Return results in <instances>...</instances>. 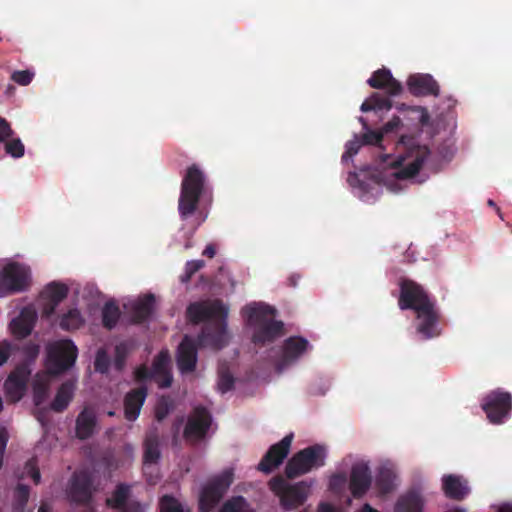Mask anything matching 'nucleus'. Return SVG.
<instances>
[{
  "instance_id": "052dcab7",
  "label": "nucleus",
  "mask_w": 512,
  "mask_h": 512,
  "mask_svg": "<svg viewBox=\"0 0 512 512\" xmlns=\"http://www.w3.org/2000/svg\"><path fill=\"white\" fill-rule=\"evenodd\" d=\"M318 512H337V509L330 503H320Z\"/></svg>"
},
{
  "instance_id": "6e6552de",
  "label": "nucleus",
  "mask_w": 512,
  "mask_h": 512,
  "mask_svg": "<svg viewBox=\"0 0 512 512\" xmlns=\"http://www.w3.org/2000/svg\"><path fill=\"white\" fill-rule=\"evenodd\" d=\"M234 480L232 469H226L211 478L201 489L199 495L200 512H211L223 498Z\"/></svg>"
},
{
  "instance_id": "9d476101",
  "label": "nucleus",
  "mask_w": 512,
  "mask_h": 512,
  "mask_svg": "<svg viewBox=\"0 0 512 512\" xmlns=\"http://www.w3.org/2000/svg\"><path fill=\"white\" fill-rule=\"evenodd\" d=\"M481 408L492 424H502L512 412V394L500 388L487 393L481 400Z\"/></svg>"
},
{
  "instance_id": "338daca9",
  "label": "nucleus",
  "mask_w": 512,
  "mask_h": 512,
  "mask_svg": "<svg viewBox=\"0 0 512 512\" xmlns=\"http://www.w3.org/2000/svg\"><path fill=\"white\" fill-rule=\"evenodd\" d=\"M38 512H49L45 505H41Z\"/></svg>"
},
{
  "instance_id": "09e8293b",
  "label": "nucleus",
  "mask_w": 512,
  "mask_h": 512,
  "mask_svg": "<svg viewBox=\"0 0 512 512\" xmlns=\"http://www.w3.org/2000/svg\"><path fill=\"white\" fill-rule=\"evenodd\" d=\"M14 134L15 132L12 129L10 123L5 118L0 116V143H4L13 138Z\"/></svg>"
},
{
  "instance_id": "0eeeda50",
  "label": "nucleus",
  "mask_w": 512,
  "mask_h": 512,
  "mask_svg": "<svg viewBox=\"0 0 512 512\" xmlns=\"http://www.w3.org/2000/svg\"><path fill=\"white\" fill-rule=\"evenodd\" d=\"M78 348L71 339L53 342L47 347L46 371L56 376L69 370L76 362Z\"/></svg>"
},
{
  "instance_id": "a18cd8bd",
  "label": "nucleus",
  "mask_w": 512,
  "mask_h": 512,
  "mask_svg": "<svg viewBox=\"0 0 512 512\" xmlns=\"http://www.w3.org/2000/svg\"><path fill=\"white\" fill-rule=\"evenodd\" d=\"M34 77V73L29 70L14 71L11 75V79L19 85H29Z\"/></svg>"
},
{
  "instance_id": "680f3d73",
  "label": "nucleus",
  "mask_w": 512,
  "mask_h": 512,
  "mask_svg": "<svg viewBox=\"0 0 512 512\" xmlns=\"http://www.w3.org/2000/svg\"><path fill=\"white\" fill-rule=\"evenodd\" d=\"M299 279H300V276H299V275H296V274L291 275V276L288 278V284H289V286H291V287H296Z\"/></svg>"
},
{
  "instance_id": "2eb2a0df",
  "label": "nucleus",
  "mask_w": 512,
  "mask_h": 512,
  "mask_svg": "<svg viewBox=\"0 0 512 512\" xmlns=\"http://www.w3.org/2000/svg\"><path fill=\"white\" fill-rule=\"evenodd\" d=\"M372 485V472L368 462L358 461L351 467L349 490L355 499L366 495Z\"/></svg>"
},
{
  "instance_id": "20e7f679",
  "label": "nucleus",
  "mask_w": 512,
  "mask_h": 512,
  "mask_svg": "<svg viewBox=\"0 0 512 512\" xmlns=\"http://www.w3.org/2000/svg\"><path fill=\"white\" fill-rule=\"evenodd\" d=\"M247 324L253 329L252 342L256 345L273 343L284 335V323L276 320V309L266 304L253 303L242 310Z\"/></svg>"
},
{
  "instance_id": "f704fd0d",
  "label": "nucleus",
  "mask_w": 512,
  "mask_h": 512,
  "mask_svg": "<svg viewBox=\"0 0 512 512\" xmlns=\"http://www.w3.org/2000/svg\"><path fill=\"white\" fill-rule=\"evenodd\" d=\"M68 295V287L63 283L51 282L41 293L44 300L60 304Z\"/></svg>"
},
{
  "instance_id": "72a5a7b5",
  "label": "nucleus",
  "mask_w": 512,
  "mask_h": 512,
  "mask_svg": "<svg viewBox=\"0 0 512 512\" xmlns=\"http://www.w3.org/2000/svg\"><path fill=\"white\" fill-rule=\"evenodd\" d=\"M392 108V102L388 97L382 96L378 93H373L368 99H366L360 109L362 112L368 111H388Z\"/></svg>"
},
{
  "instance_id": "e433bc0d",
  "label": "nucleus",
  "mask_w": 512,
  "mask_h": 512,
  "mask_svg": "<svg viewBox=\"0 0 512 512\" xmlns=\"http://www.w3.org/2000/svg\"><path fill=\"white\" fill-rule=\"evenodd\" d=\"M30 489L27 485L18 484L13 494V509L16 512L23 511L27 505Z\"/></svg>"
},
{
  "instance_id": "f8f14e48",
  "label": "nucleus",
  "mask_w": 512,
  "mask_h": 512,
  "mask_svg": "<svg viewBox=\"0 0 512 512\" xmlns=\"http://www.w3.org/2000/svg\"><path fill=\"white\" fill-rule=\"evenodd\" d=\"M211 425L212 415L210 411L203 406H197L188 416L183 437L191 444L198 443L206 438Z\"/></svg>"
},
{
  "instance_id": "aec40b11",
  "label": "nucleus",
  "mask_w": 512,
  "mask_h": 512,
  "mask_svg": "<svg viewBox=\"0 0 512 512\" xmlns=\"http://www.w3.org/2000/svg\"><path fill=\"white\" fill-rule=\"evenodd\" d=\"M148 395V389L140 386L131 389L124 397V417L126 420L135 421L141 412Z\"/></svg>"
},
{
  "instance_id": "58836bf2",
  "label": "nucleus",
  "mask_w": 512,
  "mask_h": 512,
  "mask_svg": "<svg viewBox=\"0 0 512 512\" xmlns=\"http://www.w3.org/2000/svg\"><path fill=\"white\" fill-rule=\"evenodd\" d=\"M5 152L13 158H21L25 153V146L20 138H11L4 142Z\"/></svg>"
},
{
  "instance_id": "0e129e2a",
  "label": "nucleus",
  "mask_w": 512,
  "mask_h": 512,
  "mask_svg": "<svg viewBox=\"0 0 512 512\" xmlns=\"http://www.w3.org/2000/svg\"><path fill=\"white\" fill-rule=\"evenodd\" d=\"M359 512H379V511L372 508L368 503H366L363 505L362 509Z\"/></svg>"
},
{
  "instance_id": "f257e3e1",
  "label": "nucleus",
  "mask_w": 512,
  "mask_h": 512,
  "mask_svg": "<svg viewBox=\"0 0 512 512\" xmlns=\"http://www.w3.org/2000/svg\"><path fill=\"white\" fill-rule=\"evenodd\" d=\"M187 318L193 324L208 321L198 336V345L220 350L228 343V308L220 299L191 303L186 310Z\"/></svg>"
},
{
  "instance_id": "864d4df0",
  "label": "nucleus",
  "mask_w": 512,
  "mask_h": 512,
  "mask_svg": "<svg viewBox=\"0 0 512 512\" xmlns=\"http://www.w3.org/2000/svg\"><path fill=\"white\" fill-rule=\"evenodd\" d=\"M134 377L136 381L143 382L147 379L153 378V372L146 366H140L135 370Z\"/></svg>"
},
{
  "instance_id": "5701e85b",
  "label": "nucleus",
  "mask_w": 512,
  "mask_h": 512,
  "mask_svg": "<svg viewBox=\"0 0 512 512\" xmlns=\"http://www.w3.org/2000/svg\"><path fill=\"white\" fill-rule=\"evenodd\" d=\"M442 488L448 498L457 501L463 500L470 493L467 481L463 477L454 474L443 476Z\"/></svg>"
},
{
  "instance_id": "2f4dec72",
  "label": "nucleus",
  "mask_w": 512,
  "mask_h": 512,
  "mask_svg": "<svg viewBox=\"0 0 512 512\" xmlns=\"http://www.w3.org/2000/svg\"><path fill=\"white\" fill-rule=\"evenodd\" d=\"M395 477L396 475L391 468L386 466L380 467L375 480L378 491L383 495L392 492L395 486Z\"/></svg>"
},
{
  "instance_id": "f03ea898",
  "label": "nucleus",
  "mask_w": 512,
  "mask_h": 512,
  "mask_svg": "<svg viewBox=\"0 0 512 512\" xmlns=\"http://www.w3.org/2000/svg\"><path fill=\"white\" fill-rule=\"evenodd\" d=\"M398 306L401 310H413L416 313V330L423 339H432L441 334L440 315L435 302L418 283L409 279L400 282Z\"/></svg>"
},
{
  "instance_id": "6e6d98bb",
  "label": "nucleus",
  "mask_w": 512,
  "mask_h": 512,
  "mask_svg": "<svg viewBox=\"0 0 512 512\" xmlns=\"http://www.w3.org/2000/svg\"><path fill=\"white\" fill-rule=\"evenodd\" d=\"M401 125V119L398 116H394L390 121H388L382 129L380 130L384 134H388L393 132Z\"/></svg>"
},
{
  "instance_id": "4c0bfd02",
  "label": "nucleus",
  "mask_w": 512,
  "mask_h": 512,
  "mask_svg": "<svg viewBox=\"0 0 512 512\" xmlns=\"http://www.w3.org/2000/svg\"><path fill=\"white\" fill-rule=\"evenodd\" d=\"M359 121L362 123L364 130H366V132L361 137L363 145L381 146V142L384 136L383 132L370 130L368 127V123L363 117H360Z\"/></svg>"
},
{
  "instance_id": "603ef678",
  "label": "nucleus",
  "mask_w": 512,
  "mask_h": 512,
  "mask_svg": "<svg viewBox=\"0 0 512 512\" xmlns=\"http://www.w3.org/2000/svg\"><path fill=\"white\" fill-rule=\"evenodd\" d=\"M12 346L10 342L4 340L0 342V367L7 362L11 355Z\"/></svg>"
},
{
  "instance_id": "bb28decb",
  "label": "nucleus",
  "mask_w": 512,
  "mask_h": 512,
  "mask_svg": "<svg viewBox=\"0 0 512 512\" xmlns=\"http://www.w3.org/2000/svg\"><path fill=\"white\" fill-rule=\"evenodd\" d=\"M155 297L147 294L136 301L131 307V318L133 323L141 324L149 319L153 312Z\"/></svg>"
},
{
  "instance_id": "9b49d317",
  "label": "nucleus",
  "mask_w": 512,
  "mask_h": 512,
  "mask_svg": "<svg viewBox=\"0 0 512 512\" xmlns=\"http://www.w3.org/2000/svg\"><path fill=\"white\" fill-rule=\"evenodd\" d=\"M0 282L4 296L26 291L31 284L30 269L18 262L8 263L0 271Z\"/></svg>"
},
{
  "instance_id": "8fccbe9b",
  "label": "nucleus",
  "mask_w": 512,
  "mask_h": 512,
  "mask_svg": "<svg viewBox=\"0 0 512 512\" xmlns=\"http://www.w3.org/2000/svg\"><path fill=\"white\" fill-rule=\"evenodd\" d=\"M347 482V477L345 474H334L331 476L329 481V487L333 491L341 490Z\"/></svg>"
},
{
  "instance_id": "412c9836",
  "label": "nucleus",
  "mask_w": 512,
  "mask_h": 512,
  "mask_svg": "<svg viewBox=\"0 0 512 512\" xmlns=\"http://www.w3.org/2000/svg\"><path fill=\"white\" fill-rule=\"evenodd\" d=\"M410 93L414 96H438L439 85L429 74H414L407 80Z\"/></svg>"
},
{
  "instance_id": "13d9d810",
  "label": "nucleus",
  "mask_w": 512,
  "mask_h": 512,
  "mask_svg": "<svg viewBox=\"0 0 512 512\" xmlns=\"http://www.w3.org/2000/svg\"><path fill=\"white\" fill-rule=\"evenodd\" d=\"M124 365V355L121 354V347H116V359L115 366L118 370H121Z\"/></svg>"
},
{
  "instance_id": "39448f33",
  "label": "nucleus",
  "mask_w": 512,
  "mask_h": 512,
  "mask_svg": "<svg viewBox=\"0 0 512 512\" xmlns=\"http://www.w3.org/2000/svg\"><path fill=\"white\" fill-rule=\"evenodd\" d=\"M397 150L400 152L397 159L391 163V166L398 168L394 176L399 180H406L415 177L424 162L430 155V150L426 145H420L412 136H401L397 143Z\"/></svg>"
},
{
  "instance_id": "b1692460",
  "label": "nucleus",
  "mask_w": 512,
  "mask_h": 512,
  "mask_svg": "<svg viewBox=\"0 0 512 512\" xmlns=\"http://www.w3.org/2000/svg\"><path fill=\"white\" fill-rule=\"evenodd\" d=\"M97 425L95 411L92 408L85 407L76 418L75 434L80 440H86L92 437Z\"/></svg>"
},
{
  "instance_id": "5fc2aeb1",
  "label": "nucleus",
  "mask_w": 512,
  "mask_h": 512,
  "mask_svg": "<svg viewBox=\"0 0 512 512\" xmlns=\"http://www.w3.org/2000/svg\"><path fill=\"white\" fill-rule=\"evenodd\" d=\"M58 307V304L55 302H51L49 300H45L42 306V317L45 319H50L56 311V308Z\"/></svg>"
},
{
  "instance_id": "37998d69",
  "label": "nucleus",
  "mask_w": 512,
  "mask_h": 512,
  "mask_svg": "<svg viewBox=\"0 0 512 512\" xmlns=\"http://www.w3.org/2000/svg\"><path fill=\"white\" fill-rule=\"evenodd\" d=\"M110 366V358L104 349H99L96 353L94 368L99 373H106Z\"/></svg>"
},
{
  "instance_id": "6ab92c4d",
  "label": "nucleus",
  "mask_w": 512,
  "mask_h": 512,
  "mask_svg": "<svg viewBox=\"0 0 512 512\" xmlns=\"http://www.w3.org/2000/svg\"><path fill=\"white\" fill-rule=\"evenodd\" d=\"M309 348L310 343L307 339L301 336H291L287 338L283 343V356L277 364L278 372H281L285 366L291 362L296 361L301 357Z\"/></svg>"
},
{
  "instance_id": "473e14b6",
  "label": "nucleus",
  "mask_w": 512,
  "mask_h": 512,
  "mask_svg": "<svg viewBox=\"0 0 512 512\" xmlns=\"http://www.w3.org/2000/svg\"><path fill=\"white\" fill-rule=\"evenodd\" d=\"M101 314L103 327L112 330L120 319L121 311L114 300H109L104 304Z\"/></svg>"
},
{
  "instance_id": "dca6fc26",
  "label": "nucleus",
  "mask_w": 512,
  "mask_h": 512,
  "mask_svg": "<svg viewBox=\"0 0 512 512\" xmlns=\"http://www.w3.org/2000/svg\"><path fill=\"white\" fill-rule=\"evenodd\" d=\"M93 494V480L86 471L75 472L69 482L68 498L77 504H87Z\"/></svg>"
},
{
  "instance_id": "de8ad7c7",
  "label": "nucleus",
  "mask_w": 512,
  "mask_h": 512,
  "mask_svg": "<svg viewBox=\"0 0 512 512\" xmlns=\"http://www.w3.org/2000/svg\"><path fill=\"white\" fill-rule=\"evenodd\" d=\"M362 145L363 143L361 139H358L357 137H355L354 140L347 142L346 151L342 155V160L346 161L348 158H351L354 155H356Z\"/></svg>"
},
{
  "instance_id": "bf43d9fd",
  "label": "nucleus",
  "mask_w": 512,
  "mask_h": 512,
  "mask_svg": "<svg viewBox=\"0 0 512 512\" xmlns=\"http://www.w3.org/2000/svg\"><path fill=\"white\" fill-rule=\"evenodd\" d=\"M216 254V249L213 244H208L205 249L202 252L203 256H206L208 258H213Z\"/></svg>"
},
{
  "instance_id": "7c9ffc66",
  "label": "nucleus",
  "mask_w": 512,
  "mask_h": 512,
  "mask_svg": "<svg viewBox=\"0 0 512 512\" xmlns=\"http://www.w3.org/2000/svg\"><path fill=\"white\" fill-rule=\"evenodd\" d=\"M423 499L414 491L408 492L405 495L399 497L395 504V510L397 512H422Z\"/></svg>"
},
{
  "instance_id": "f3484780",
  "label": "nucleus",
  "mask_w": 512,
  "mask_h": 512,
  "mask_svg": "<svg viewBox=\"0 0 512 512\" xmlns=\"http://www.w3.org/2000/svg\"><path fill=\"white\" fill-rule=\"evenodd\" d=\"M130 486L127 484H118L111 497L107 498L106 504L112 509L120 512H144L143 506L137 501L127 502L130 497Z\"/></svg>"
},
{
  "instance_id": "4be33fe9",
  "label": "nucleus",
  "mask_w": 512,
  "mask_h": 512,
  "mask_svg": "<svg viewBox=\"0 0 512 512\" xmlns=\"http://www.w3.org/2000/svg\"><path fill=\"white\" fill-rule=\"evenodd\" d=\"M367 82L372 88L386 89L391 96L399 95L403 89L401 83L393 78L390 70L385 68L375 71Z\"/></svg>"
},
{
  "instance_id": "423d86ee",
  "label": "nucleus",
  "mask_w": 512,
  "mask_h": 512,
  "mask_svg": "<svg viewBox=\"0 0 512 512\" xmlns=\"http://www.w3.org/2000/svg\"><path fill=\"white\" fill-rule=\"evenodd\" d=\"M326 449L324 446L315 444L308 446L297 453L286 464L285 475L294 479L310 472L314 468L325 465Z\"/></svg>"
},
{
  "instance_id": "4d7b16f0",
  "label": "nucleus",
  "mask_w": 512,
  "mask_h": 512,
  "mask_svg": "<svg viewBox=\"0 0 512 512\" xmlns=\"http://www.w3.org/2000/svg\"><path fill=\"white\" fill-rule=\"evenodd\" d=\"M25 355L27 356L28 360L26 361L31 365V362H33L39 353V347L35 344H29L24 348Z\"/></svg>"
},
{
  "instance_id": "ea45409f",
  "label": "nucleus",
  "mask_w": 512,
  "mask_h": 512,
  "mask_svg": "<svg viewBox=\"0 0 512 512\" xmlns=\"http://www.w3.org/2000/svg\"><path fill=\"white\" fill-rule=\"evenodd\" d=\"M29 477L37 485L41 481V474L38 468V461L35 457L29 459L24 466L22 475L20 478Z\"/></svg>"
},
{
  "instance_id": "49530a36",
  "label": "nucleus",
  "mask_w": 512,
  "mask_h": 512,
  "mask_svg": "<svg viewBox=\"0 0 512 512\" xmlns=\"http://www.w3.org/2000/svg\"><path fill=\"white\" fill-rule=\"evenodd\" d=\"M234 386V377L229 372L219 374L218 389L221 393L230 391Z\"/></svg>"
},
{
  "instance_id": "e2e57ef3",
  "label": "nucleus",
  "mask_w": 512,
  "mask_h": 512,
  "mask_svg": "<svg viewBox=\"0 0 512 512\" xmlns=\"http://www.w3.org/2000/svg\"><path fill=\"white\" fill-rule=\"evenodd\" d=\"M487 204H488L489 206H491V207H494V208L496 209V212H497L498 216H499L502 220H504V218H503V214H502V212H501L500 208L496 205V203H495L493 200L489 199V200H488V202H487Z\"/></svg>"
},
{
  "instance_id": "774afa93",
  "label": "nucleus",
  "mask_w": 512,
  "mask_h": 512,
  "mask_svg": "<svg viewBox=\"0 0 512 512\" xmlns=\"http://www.w3.org/2000/svg\"><path fill=\"white\" fill-rule=\"evenodd\" d=\"M107 414H108V416L112 417V416L115 415V412L114 411H109Z\"/></svg>"
},
{
  "instance_id": "7ed1b4c3",
  "label": "nucleus",
  "mask_w": 512,
  "mask_h": 512,
  "mask_svg": "<svg viewBox=\"0 0 512 512\" xmlns=\"http://www.w3.org/2000/svg\"><path fill=\"white\" fill-rule=\"evenodd\" d=\"M207 191L204 173L198 165L192 164L187 168L182 179L178 200V212L183 221L197 214L196 227H198L206 220L207 212L199 209V203L201 197L206 195Z\"/></svg>"
},
{
  "instance_id": "c03bdc74",
  "label": "nucleus",
  "mask_w": 512,
  "mask_h": 512,
  "mask_svg": "<svg viewBox=\"0 0 512 512\" xmlns=\"http://www.w3.org/2000/svg\"><path fill=\"white\" fill-rule=\"evenodd\" d=\"M160 506L161 512H183L180 503L170 495L161 498Z\"/></svg>"
},
{
  "instance_id": "79ce46f5",
  "label": "nucleus",
  "mask_w": 512,
  "mask_h": 512,
  "mask_svg": "<svg viewBox=\"0 0 512 512\" xmlns=\"http://www.w3.org/2000/svg\"><path fill=\"white\" fill-rule=\"evenodd\" d=\"M205 266L203 260H191L186 262L184 273L180 276L182 283H188L193 275Z\"/></svg>"
},
{
  "instance_id": "3c124183",
  "label": "nucleus",
  "mask_w": 512,
  "mask_h": 512,
  "mask_svg": "<svg viewBox=\"0 0 512 512\" xmlns=\"http://www.w3.org/2000/svg\"><path fill=\"white\" fill-rule=\"evenodd\" d=\"M153 378L155 379V381L157 382V384L160 388L170 387L172 384V381H173L170 370L159 373V374L153 376Z\"/></svg>"
},
{
  "instance_id": "c9c22d12",
  "label": "nucleus",
  "mask_w": 512,
  "mask_h": 512,
  "mask_svg": "<svg viewBox=\"0 0 512 512\" xmlns=\"http://www.w3.org/2000/svg\"><path fill=\"white\" fill-rule=\"evenodd\" d=\"M175 409V402L168 395L161 396L155 405V418L157 421H163Z\"/></svg>"
},
{
  "instance_id": "1a4fd4ad",
  "label": "nucleus",
  "mask_w": 512,
  "mask_h": 512,
  "mask_svg": "<svg viewBox=\"0 0 512 512\" xmlns=\"http://www.w3.org/2000/svg\"><path fill=\"white\" fill-rule=\"evenodd\" d=\"M269 485L271 491L279 497L280 504L285 510L297 509L307 500L309 487L303 481L289 484L282 477H276L270 481Z\"/></svg>"
},
{
  "instance_id": "ddd939ff",
  "label": "nucleus",
  "mask_w": 512,
  "mask_h": 512,
  "mask_svg": "<svg viewBox=\"0 0 512 512\" xmlns=\"http://www.w3.org/2000/svg\"><path fill=\"white\" fill-rule=\"evenodd\" d=\"M31 373L32 369L30 364L23 362L17 365L15 369L9 374L4 383L5 394L9 401L15 403L22 399L25 394Z\"/></svg>"
},
{
  "instance_id": "cd10ccee",
  "label": "nucleus",
  "mask_w": 512,
  "mask_h": 512,
  "mask_svg": "<svg viewBox=\"0 0 512 512\" xmlns=\"http://www.w3.org/2000/svg\"><path fill=\"white\" fill-rule=\"evenodd\" d=\"M35 314L27 309L21 311L20 315L13 319L10 328L13 335L17 338L29 336L33 330Z\"/></svg>"
},
{
  "instance_id": "a19ab883",
  "label": "nucleus",
  "mask_w": 512,
  "mask_h": 512,
  "mask_svg": "<svg viewBox=\"0 0 512 512\" xmlns=\"http://www.w3.org/2000/svg\"><path fill=\"white\" fill-rule=\"evenodd\" d=\"M170 364V356L167 351H161L154 359L152 364L153 376L168 371Z\"/></svg>"
},
{
  "instance_id": "69168bd1",
  "label": "nucleus",
  "mask_w": 512,
  "mask_h": 512,
  "mask_svg": "<svg viewBox=\"0 0 512 512\" xmlns=\"http://www.w3.org/2000/svg\"><path fill=\"white\" fill-rule=\"evenodd\" d=\"M498 512H512V506L511 505H503L499 508Z\"/></svg>"
},
{
  "instance_id": "a211bd4d",
  "label": "nucleus",
  "mask_w": 512,
  "mask_h": 512,
  "mask_svg": "<svg viewBox=\"0 0 512 512\" xmlns=\"http://www.w3.org/2000/svg\"><path fill=\"white\" fill-rule=\"evenodd\" d=\"M177 366L181 373L193 372L197 363V345L195 341L185 335L180 342L176 356Z\"/></svg>"
},
{
  "instance_id": "4468645a",
  "label": "nucleus",
  "mask_w": 512,
  "mask_h": 512,
  "mask_svg": "<svg viewBox=\"0 0 512 512\" xmlns=\"http://www.w3.org/2000/svg\"><path fill=\"white\" fill-rule=\"evenodd\" d=\"M293 438V433H290L278 443L270 446L259 462L257 469L263 473L269 474L278 468L288 456Z\"/></svg>"
},
{
  "instance_id": "c756f323",
  "label": "nucleus",
  "mask_w": 512,
  "mask_h": 512,
  "mask_svg": "<svg viewBox=\"0 0 512 512\" xmlns=\"http://www.w3.org/2000/svg\"><path fill=\"white\" fill-rule=\"evenodd\" d=\"M50 374L48 371L39 372L35 375L33 380L32 389H33V400L35 405H41L48 396L49 384H50Z\"/></svg>"
},
{
  "instance_id": "393cba45",
  "label": "nucleus",
  "mask_w": 512,
  "mask_h": 512,
  "mask_svg": "<svg viewBox=\"0 0 512 512\" xmlns=\"http://www.w3.org/2000/svg\"><path fill=\"white\" fill-rule=\"evenodd\" d=\"M143 445V464L144 469H147L149 465L157 464L161 457L160 438L156 428L146 433Z\"/></svg>"
},
{
  "instance_id": "a878e982",
  "label": "nucleus",
  "mask_w": 512,
  "mask_h": 512,
  "mask_svg": "<svg viewBox=\"0 0 512 512\" xmlns=\"http://www.w3.org/2000/svg\"><path fill=\"white\" fill-rule=\"evenodd\" d=\"M75 388L76 386L74 381L67 380L63 382L58 388L56 395L50 404V409L56 413L65 411L74 397Z\"/></svg>"
},
{
  "instance_id": "c85d7f7f",
  "label": "nucleus",
  "mask_w": 512,
  "mask_h": 512,
  "mask_svg": "<svg viewBox=\"0 0 512 512\" xmlns=\"http://www.w3.org/2000/svg\"><path fill=\"white\" fill-rule=\"evenodd\" d=\"M84 323L85 319L77 308H70L58 317L59 328L67 332L80 329Z\"/></svg>"
}]
</instances>
